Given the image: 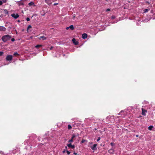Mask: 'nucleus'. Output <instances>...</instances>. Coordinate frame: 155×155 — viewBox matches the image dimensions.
Instances as JSON below:
<instances>
[{"label": "nucleus", "instance_id": "obj_43", "mask_svg": "<svg viewBox=\"0 0 155 155\" xmlns=\"http://www.w3.org/2000/svg\"><path fill=\"white\" fill-rule=\"evenodd\" d=\"M151 13H152V12H153V10H151Z\"/></svg>", "mask_w": 155, "mask_h": 155}, {"label": "nucleus", "instance_id": "obj_14", "mask_svg": "<svg viewBox=\"0 0 155 155\" xmlns=\"http://www.w3.org/2000/svg\"><path fill=\"white\" fill-rule=\"evenodd\" d=\"M4 13L5 14V15H8V11L6 9H4Z\"/></svg>", "mask_w": 155, "mask_h": 155}, {"label": "nucleus", "instance_id": "obj_10", "mask_svg": "<svg viewBox=\"0 0 155 155\" xmlns=\"http://www.w3.org/2000/svg\"><path fill=\"white\" fill-rule=\"evenodd\" d=\"M67 146L69 147H71L72 149H74L75 146L74 145H72L71 143L67 144Z\"/></svg>", "mask_w": 155, "mask_h": 155}, {"label": "nucleus", "instance_id": "obj_40", "mask_svg": "<svg viewBox=\"0 0 155 155\" xmlns=\"http://www.w3.org/2000/svg\"><path fill=\"white\" fill-rule=\"evenodd\" d=\"M110 11V9H107V10H106V11Z\"/></svg>", "mask_w": 155, "mask_h": 155}, {"label": "nucleus", "instance_id": "obj_39", "mask_svg": "<svg viewBox=\"0 0 155 155\" xmlns=\"http://www.w3.org/2000/svg\"><path fill=\"white\" fill-rule=\"evenodd\" d=\"M69 28V27H67L66 28V29L67 30H68V29Z\"/></svg>", "mask_w": 155, "mask_h": 155}, {"label": "nucleus", "instance_id": "obj_7", "mask_svg": "<svg viewBox=\"0 0 155 155\" xmlns=\"http://www.w3.org/2000/svg\"><path fill=\"white\" fill-rule=\"evenodd\" d=\"M6 30V28L4 26H0V31H5Z\"/></svg>", "mask_w": 155, "mask_h": 155}, {"label": "nucleus", "instance_id": "obj_20", "mask_svg": "<svg viewBox=\"0 0 155 155\" xmlns=\"http://www.w3.org/2000/svg\"><path fill=\"white\" fill-rule=\"evenodd\" d=\"M72 128V127L70 125H68V129L69 130L71 129Z\"/></svg>", "mask_w": 155, "mask_h": 155}, {"label": "nucleus", "instance_id": "obj_31", "mask_svg": "<svg viewBox=\"0 0 155 155\" xmlns=\"http://www.w3.org/2000/svg\"><path fill=\"white\" fill-rule=\"evenodd\" d=\"M11 40L12 41H15V39L14 38H11Z\"/></svg>", "mask_w": 155, "mask_h": 155}, {"label": "nucleus", "instance_id": "obj_13", "mask_svg": "<svg viewBox=\"0 0 155 155\" xmlns=\"http://www.w3.org/2000/svg\"><path fill=\"white\" fill-rule=\"evenodd\" d=\"M153 127L152 125H150L148 127V129L150 130H152V128Z\"/></svg>", "mask_w": 155, "mask_h": 155}, {"label": "nucleus", "instance_id": "obj_42", "mask_svg": "<svg viewBox=\"0 0 155 155\" xmlns=\"http://www.w3.org/2000/svg\"><path fill=\"white\" fill-rule=\"evenodd\" d=\"M139 135H136V136L137 137H138Z\"/></svg>", "mask_w": 155, "mask_h": 155}, {"label": "nucleus", "instance_id": "obj_3", "mask_svg": "<svg viewBox=\"0 0 155 155\" xmlns=\"http://www.w3.org/2000/svg\"><path fill=\"white\" fill-rule=\"evenodd\" d=\"M97 144H94L92 146H91L90 147L91 149L94 150H97Z\"/></svg>", "mask_w": 155, "mask_h": 155}, {"label": "nucleus", "instance_id": "obj_46", "mask_svg": "<svg viewBox=\"0 0 155 155\" xmlns=\"http://www.w3.org/2000/svg\"><path fill=\"white\" fill-rule=\"evenodd\" d=\"M74 17H75V16H74Z\"/></svg>", "mask_w": 155, "mask_h": 155}, {"label": "nucleus", "instance_id": "obj_23", "mask_svg": "<svg viewBox=\"0 0 155 155\" xmlns=\"http://www.w3.org/2000/svg\"><path fill=\"white\" fill-rule=\"evenodd\" d=\"M110 145L112 146H114L115 145V144L114 143H110Z\"/></svg>", "mask_w": 155, "mask_h": 155}, {"label": "nucleus", "instance_id": "obj_12", "mask_svg": "<svg viewBox=\"0 0 155 155\" xmlns=\"http://www.w3.org/2000/svg\"><path fill=\"white\" fill-rule=\"evenodd\" d=\"M38 38L40 40L42 39V40H45L46 39V38L44 36H40Z\"/></svg>", "mask_w": 155, "mask_h": 155}, {"label": "nucleus", "instance_id": "obj_5", "mask_svg": "<svg viewBox=\"0 0 155 155\" xmlns=\"http://www.w3.org/2000/svg\"><path fill=\"white\" fill-rule=\"evenodd\" d=\"M11 16L14 18L15 19H16L18 18L19 15L18 14H13L11 15Z\"/></svg>", "mask_w": 155, "mask_h": 155}, {"label": "nucleus", "instance_id": "obj_25", "mask_svg": "<svg viewBox=\"0 0 155 155\" xmlns=\"http://www.w3.org/2000/svg\"><path fill=\"white\" fill-rule=\"evenodd\" d=\"M3 54V52L2 51H0V56H2Z\"/></svg>", "mask_w": 155, "mask_h": 155}, {"label": "nucleus", "instance_id": "obj_21", "mask_svg": "<svg viewBox=\"0 0 155 155\" xmlns=\"http://www.w3.org/2000/svg\"><path fill=\"white\" fill-rule=\"evenodd\" d=\"M67 149V147L66 146L65 147V149L63 151V153H64L65 152L66 150Z\"/></svg>", "mask_w": 155, "mask_h": 155}, {"label": "nucleus", "instance_id": "obj_44", "mask_svg": "<svg viewBox=\"0 0 155 155\" xmlns=\"http://www.w3.org/2000/svg\"><path fill=\"white\" fill-rule=\"evenodd\" d=\"M94 129H95V130H97V129H96V128H95Z\"/></svg>", "mask_w": 155, "mask_h": 155}, {"label": "nucleus", "instance_id": "obj_29", "mask_svg": "<svg viewBox=\"0 0 155 155\" xmlns=\"http://www.w3.org/2000/svg\"><path fill=\"white\" fill-rule=\"evenodd\" d=\"M122 112H123V110H121L120 112L118 114H117L118 115H121V113H122Z\"/></svg>", "mask_w": 155, "mask_h": 155}, {"label": "nucleus", "instance_id": "obj_19", "mask_svg": "<svg viewBox=\"0 0 155 155\" xmlns=\"http://www.w3.org/2000/svg\"><path fill=\"white\" fill-rule=\"evenodd\" d=\"M76 136H77L76 135H75V134H73V135H72V137L71 139L73 140Z\"/></svg>", "mask_w": 155, "mask_h": 155}, {"label": "nucleus", "instance_id": "obj_4", "mask_svg": "<svg viewBox=\"0 0 155 155\" xmlns=\"http://www.w3.org/2000/svg\"><path fill=\"white\" fill-rule=\"evenodd\" d=\"M142 115L143 116L146 115V113L147 112V110H146L144 109L143 108H142Z\"/></svg>", "mask_w": 155, "mask_h": 155}, {"label": "nucleus", "instance_id": "obj_8", "mask_svg": "<svg viewBox=\"0 0 155 155\" xmlns=\"http://www.w3.org/2000/svg\"><path fill=\"white\" fill-rule=\"evenodd\" d=\"M87 34L86 33H84L82 35V38L83 39H85L87 38Z\"/></svg>", "mask_w": 155, "mask_h": 155}, {"label": "nucleus", "instance_id": "obj_6", "mask_svg": "<svg viewBox=\"0 0 155 155\" xmlns=\"http://www.w3.org/2000/svg\"><path fill=\"white\" fill-rule=\"evenodd\" d=\"M72 41L75 45H77L78 44V41H76V39L74 38H73L72 39Z\"/></svg>", "mask_w": 155, "mask_h": 155}, {"label": "nucleus", "instance_id": "obj_11", "mask_svg": "<svg viewBox=\"0 0 155 155\" xmlns=\"http://www.w3.org/2000/svg\"><path fill=\"white\" fill-rule=\"evenodd\" d=\"M114 150L113 148H111L108 150V152L111 154H113L114 152Z\"/></svg>", "mask_w": 155, "mask_h": 155}, {"label": "nucleus", "instance_id": "obj_34", "mask_svg": "<svg viewBox=\"0 0 155 155\" xmlns=\"http://www.w3.org/2000/svg\"><path fill=\"white\" fill-rule=\"evenodd\" d=\"M33 137H37L36 135L35 134H33Z\"/></svg>", "mask_w": 155, "mask_h": 155}, {"label": "nucleus", "instance_id": "obj_24", "mask_svg": "<svg viewBox=\"0 0 155 155\" xmlns=\"http://www.w3.org/2000/svg\"><path fill=\"white\" fill-rule=\"evenodd\" d=\"M31 28V25H29L28 26V28H27V30L29 28Z\"/></svg>", "mask_w": 155, "mask_h": 155}, {"label": "nucleus", "instance_id": "obj_2", "mask_svg": "<svg viewBox=\"0 0 155 155\" xmlns=\"http://www.w3.org/2000/svg\"><path fill=\"white\" fill-rule=\"evenodd\" d=\"M12 59V56L11 55H8L6 58V59L7 61H11Z\"/></svg>", "mask_w": 155, "mask_h": 155}, {"label": "nucleus", "instance_id": "obj_27", "mask_svg": "<svg viewBox=\"0 0 155 155\" xmlns=\"http://www.w3.org/2000/svg\"><path fill=\"white\" fill-rule=\"evenodd\" d=\"M86 140H82L81 141V143H83Z\"/></svg>", "mask_w": 155, "mask_h": 155}, {"label": "nucleus", "instance_id": "obj_41", "mask_svg": "<svg viewBox=\"0 0 155 155\" xmlns=\"http://www.w3.org/2000/svg\"><path fill=\"white\" fill-rule=\"evenodd\" d=\"M74 154H75V155H76V154H77V153H75V152H74Z\"/></svg>", "mask_w": 155, "mask_h": 155}, {"label": "nucleus", "instance_id": "obj_35", "mask_svg": "<svg viewBox=\"0 0 155 155\" xmlns=\"http://www.w3.org/2000/svg\"><path fill=\"white\" fill-rule=\"evenodd\" d=\"M2 4V1H0V5Z\"/></svg>", "mask_w": 155, "mask_h": 155}, {"label": "nucleus", "instance_id": "obj_30", "mask_svg": "<svg viewBox=\"0 0 155 155\" xmlns=\"http://www.w3.org/2000/svg\"><path fill=\"white\" fill-rule=\"evenodd\" d=\"M26 20L27 21H29L30 20V19L29 18H27L26 19Z\"/></svg>", "mask_w": 155, "mask_h": 155}, {"label": "nucleus", "instance_id": "obj_18", "mask_svg": "<svg viewBox=\"0 0 155 155\" xmlns=\"http://www.w3.org/2000/svg\"><path fill=\"white\" fill-rule=\"evenodd\" d=\"M42 46V45H37L35 46V47L36 48H38L41 47Z\"/></svg>", "mask_w": 155, "mask_h": 155}, {"label": "nucleus", "instance_id": "obj_37", "mask_svg": "<svg viewBox=\"0 0 155 155\" xmlns=\"http://www.w3.org/2000/svg\"><path fill=\"white\" fill-rule=\"evenodd\" d=\"M111 18L112 19H114L115 18V17L114 16H112L111 17Z\"/></svg>", "mask_w": 155, "mask_h": 155}, {"label": "nucleus", "instance_id": "obj_45", "mask_svg": "<svg viewBox=\"0 0 155 155\" xmlns=\"http://www.w3.org/2000/svg\"><path fill=\"white\" fill-rule=\"evenodd\" d=\"M3 1V2H6V1Z\"/></svg>", "mask_w": 155, "mask_h": 155}, {"label": "nucleus", "instance_id": "obj_17", "mask_svg": "<svg viewBox=\"0 0 155 155\" xmlns=\"http://www.w3.org/2000/svg\"><path fill=\"white\" fill-rule=\"evenodd\" d=\"M150 10V9H149V8L146 9H144L143 10V12H144V13H146V12H147L148 11H149Z\"/></svg>", "mask_w": 155, "mask_h": 155}, {"label": "nucleus", "instance_id": "obj_22", "mask_svg": "<svg viewBox=\"0 0 155 155\" xmlns=\"http://www.w3.org/2000/svg\"><path fill=\"white\" fill-rule=\"evenodd\" d=\"M14 55L15 56H16V55H19V54H18L17 52H15L14 54Z\"/></svg>", "mask_w": 155, "mask_h": 155}, {"label": "nucleus", "instance_id": "obj_9", "mask_svg": "<svg viewBox=\"0 0 155 155\" xmlns=\"http://www.w3.org/2000/svg\"><path fill=\"white\" fill-rule=\"evenodd\" d=\"M45 2L48 4V5H50L52 3L51 0H45Z\"/></svg>", "mask_w": 155, "mask_h": 155}, {"label": "nucleus", "instance_id": "obj_15", "mask_svg": "<svg viewBox=\"0 0 155 155\" xmlns=\"http://www.w3.org/2000/svg\"><path fill=\"white\" fill-rule=\"evenodd\" d=\"M69 28L72 30H73L74 29V27L73 25H71L69 26Z\"/></svg>", "mask_w": 155, "mask_h": 155}, {"label": "nucleus", "instance_id": "obj_28", "mask_svg": "<svg viewBox=\"0 0 155 155\" xmlns=\"http://www.w3.org/2000/svg\"><path fill=\"white\" fill-rule=\"evenodd\" d=\"M66 152H67V154H69L70 153H71L70 152V151H68V150H67L66 151Z\"/></svg>", "mask_w": 155, "mask_h": 155}, {"label": "nucleus", "instance_id": "obj_26", "mask_svg": "<svg viewBox=\"0 0 155 155\" xmlns=\"http://www.w3.org/2000/svg\"><path fill=\"white\" fill-rule=\"evenodd\" d=\"M73 141V140L71 139L68 141L69 142H71Z\"/></svg>", "mask_w": 155, "mask_h": 155}, {"label": "nucleus", "instance_id": "obj_32", "mask_svg": "<svg viewBox=\"0 0 155 155\" xmlns=\"http://www.w3.org/2000/svg\"><path fill=\"white\" fill-rule=\"evenodd\" d=\"M101 139L100 137H98L97 140V141L98 142Z\"/></svg>", "mask_w": 155, "mask_h": 155}, {"label": "nucleus", "instance_id": "obj_16", "mask_svg": "<svg viewBox=\"0 0 155 155\" xmlns=\"http://www.w3.org/2000/svg\"><path fill=\"white\" fill-rule=\"evenodd\" d=\"M34 3L33 2H31L28 3V5L29 6H31L33 5H34Z\"/></svg>", "mask_w": 155, "mask_h": 155}, {"label": "nucleus", "instance_id": "obj_33", "mask_svg": "<svg viewBox=\"0 0 155 155\" xmlns=\"http://www.w3.org/2000/svg\"><path fill=\"white\" fill-rule=\"evenodd\" d=\"M89 144L90 145H92L93 144V142H89Z\"/></svg>", "mask_w": 155, "mask_h": 155}, {"label": "nucleus", "instance_id": "obj_1", "mask_svg": "<svg viewBox=\"0 0 155 155\" xmlns=\"http://www.w3.org/2000/svg\"><path fill=\"white\" fill-rule=\"evenodd\" d=\"M12 38V36L8 35H4L3 36L1 39L3 41L4 43L7 42L9 41Z\"/></svg>", "mask_w": 155, "mask_h": 155}, {"label": "nucleus", "instance_id": "obj_36", "mask_svg": "<svg viewBox=\"0 0 155 155\" xmlns=\"http://www.w3.org/2000/svg\"><path fill=\"white\" fill-rule=\"evenodd\" d=\"M58 4V3H55L54 4V5H56Z\"/></svg>", "mask_w": 155, "mask_h": 155}, {"label": "nucleus", "instance_id": "obj_38", "mask_svg": "<svg viewBox=\"0 0 155 155\" xmlns=\"http://www.w3.org/2000/svg\"><path fill=\"white\" fill-rule=\"evenodd\" d=\"M53 48V47H52V46H51V47L50 48V50H51Z\"/></svg>", "mask_w": 155, "mask_h": 155}]
</instances>
